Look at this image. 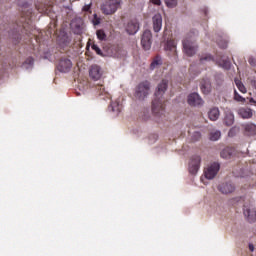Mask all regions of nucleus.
Instances as JSON below:
<instances>
[{"label":"nucleus","mask_w":256,"mask_h":256,"mask_svg":"<svg viewBox=\"0 0 256 256\" xmlns=\"http://www.w3.org/2000/svg\"><path fill=\"white\" fill-rule=\"evenodd\" d=\"M152 113L157 123H161L167 119V113L165 112V102L161 100V98H156L152 101Z\"/></svg>","instance_id":"f257e3e1"},{"label":"nucleus","mask_w":256,"mask_h":256,"mask_svg":"<svg viewBox=\"0 0 256 256\" xmlns=\"http://www.w3.org/2000/svg\"><path fill=\"white\" fill-rule=\"evenodd\" d=\"M151 91V83L149 81L140 82L134 91V99L137 101H145L149 97V92Z\"/></svg>","instance_id":"f03ea898"},{"label":"nucleus","mask_w":256,"mask_h":256,"mask_svg":"<svg viewBox=\"0 0 256 256\" xmlns=\"http://www.w3.org/2000/svg\"><path fill=\"white\" fill-rule=\"evenodd\" d=\"M183 45V51L187 57H193L194 55L197 54V51L199 50V45H197V42L193 40L191 37H186L182 41Z\"/></svg>","instance_id":"7ed1b4c3"},{"label":"nucleus","mask_w":256,"mask_h":256,"mask_svg":"<svg viewBox=\"0 0 256 256\" xmlns=\"http://www.w3.org/2000/svg\"><path fill=\"white\" fill-rule=\"evenodd\" d=\"M120 7L121 0H107L101 5V11L104 15H114Z\"/></svg>","instance_id":"20e7f679"},{"label":"nucleus","mask_w":256,"mask_h":256,"mask_svg":"<svg viewBox=\"0 0 256 256\" xmlns=\"http://www.w3.org/2000/svg\"><path fill=\"white\" fill-rule=\"evenodd\" d=\"M153 43V34L151 30H145L142 34L141 45L145 51H149L151 49V45Z\"/></svg>","instance_id":"39448f33"},{"label":"nucleus","mask_w":256,"mask_h":256,"mask_svg":"<svg viewBox=\"0 0 256 256\" xmlns=\"http://www.w3.org/2000/svg\"><path fill=\"white\" fill-rule=\"evenodd\" d=\"M201 167V156L195 155L192 156L189 163L188 171L191 175L198 173L199 168Z\"/></svg>","instance_id":"423d86ee"},{"label":"nucleus","mask_w":256,"mask_h":256,"mask_svg":"<svg viewBox=\"0 0 256 256\" xmlns=\"http://www.w3.org/2000/svg\"><path fill=\"white\" fill-rule=\"evenodd\" d=\"M219 169H221V166L217 162H214L210 166H208L207 169L204 171L206 179H215L217 173H219Z\"/></svg>","instance_id":"0eeeda50"},{"label":"nucleus","mask_w":256,"mask_h":256,"mask_svg":"<svg viewBox=\"0 0 256 256\" xmlns=\"http://www.w3.org/2000/svg\"><path fill=\"white\" fill-rule=\"evenodd\" d=\"M152 27L154 33H159L163 29V16L157 13L152 17Z\"/></svg>","instance_id":"6e6552de"},{"label":"nucleus","mask_w":256,"mask_h":256,"mask_svg":"<svg viewBox=\"0 0 256 256\" xmlns=\"http://www.w3.org/2000/svg\"><path fill=\"white\" fill-rule=\"evenodd\" d=\"M169 88V81L162 80L160 83H158L156 91H155V97L158 99H161L163 95L167 92V89Z\"/></svg>","instance_id":"1a4fd4ad"},{"label":"nucleus","mask_w":256,"mask_h":256,"mask_svg":"<svg viewBox=\"0 0 256 256\" xmlns=\"http://www.w3.org/2000/svg\"><path fill=\"white\" fill-rule=\"evenodd\" d=\"M71 67H73L71 60L63 58L60 60L57 69L60 73H69V71H71Z\"/></svg>","instance_id":"9d476101"},{"label":"nucleus","mask_w":256,"mask_h":256,"mask_svg":"<svg viewBox=\"0 0 256 256\" xmlns=\"http://www.w3.org/2000/svg\"><path fill=\"white\" fill-rule=\"evenodd\" d=\"M218 190L223 195H229L235 192V185L231 182H225L218 186Z\"/></svg>","instance_id":"9b49d317"},{"label":"nucleus","mask_w":256,"mask_h":256,"mask_svg":"<svg viewBox=\"0 0 256 256\" xmlns=\"http://www.w3.org/2000/svg\"><path fill=\"white\" fill-rule=\"evenodd\" d=\"M125 29L128 35H135L139 31V21L137 19L130 20Z\"/></svg>","instance_id":"f8f14e48"},{"label":"nucleus","mask_w":256,"mask_h":256,"mask_svg":"<svg viewBox=\"0 0 256 256\" xmlns=\"http://www.w3.org/2000/svg\"><path fill=\"white\" fill-rule=\"evenodd\" d=\"M89 75L94 81H99L103 77V70L100 66L92 65L89 70Z\"/></svg>","instance_id":"ddd939ff"},{"label":"nucleus","mask_w":256,"mask_h":256,"mask_svg":"<svg viewBox=\"0 0 256 256\" xmlns=\"http://www.w3.org/2000/svg\"><path fill=\"white\" fill-rule=\"evenodd\" d=\"M188 104H190L191 107H199L203 105V99H201L198 93H192L188 96Z\"/></svg>","instance_id":"4468645a"},{"label":"nucleus","mask_w":256,"mask_h":256,"mask_svg":"<svg viewBox=\"0 0 256 256\" xmlns=\"http://www.w3.org/2000/svg\"><path fill=\"white\" fill-rule=\"evenodd\" d=\"M244 215L249 221V223H255L256 221V211L255 208H249L248 206H244Z\"/></svg>","instance_id":"2eb2a0df"},{"label":"nucleus","mask_w":256,"mask_h":256,"mask_svg":"<svg viewBox=\"0 0 256 256\" xmlns=\"http://www.w3.org/2000/svg\"><path fill=\"white\" fill-rule=\"evenodd\" d=\"M220 156L222 157V159H231L232 157L235 156V148H232V147L224 148L221 151Z\"/></svg>","instance_id":"dca6fc26"},{"label":"nucleus","mask_w":256,"mask_h":256,"mask_svg":"<svg viewBox=\"0 0 256 256\" xmlns=\"http://www.w3.org/2000/svg\"><path fill=\"white\" fill-rule=\"evenodd\" d=\"M238 115H240L242 119H251L253 117V111L250 108H240Z\"/></svg>","instance_id":"f3484780"},{"label":"nucleus","mask_w":256,"mask_h":256,"mask_svg":"<svg viewBox=\"0 0 256 256\" xmlns=\"http://www.w3.org/2000/svg\"><path fill=\"white\" fill-rule=\"evenodd\" d=\"M233 123H235V115L233 114V112H231V111L225 112L224 124L227 127H231V125H233Z\"/></svg>","instance_id":"a211bd4d"},{"label":"nucleus","mask_w":256,"mask_h":256,"mask_svg":"<svg viewBox=\"0 0 256 256\" xmlns=\"http://www.w3.org/2000/svg\"><path fill=\"white\" fill-rule=\"evenodd\" d=\"M220 115H221V112L219 111V108H216V107L210 109V111L208 112V117L210 121H217Z\"/></svg>","instance_id":"6ab92c4d"},{"label":"nucleus","mask_w":256,"mask_h":256,"mask_svg":"<svg viewBox=\"0 0 256 256\" xmlns=\"http://www.w3.org/2000/svg\"><path fill=\"white\" fill-rule=\"evenodd\" d=\"M244 131L246 135H256V125L253 123H248L244 125Z\"/></svg>","instance_id":"aec40b11"},{"label":"nucleus","mask_w":256,"mask_h":256,"mask_svg":"<svg viewBox=\"0 0 256 256\" xmlns=\"http://www.w3.org/2000/svg\"><path fill=\"white\" fill-rule=\"evenodd\" d=\"M200 89L204 95H209L211 93V82L209 81H203L201 82Z\"/></svg>","instance_id":"412c9836"},{"label":"nucleus","mask_w":256,"mask_h":256,"mask_svg":"<svg viewBox=\"0 0 256 256\" xmlns=\"http://www.w3.org/2000/svg\"><path fill=\"white\" fill-rule=\"evenodd\" d=\"M161 65H163L161 57L156 56L150 64V69L153 71L154 69H157V67H161Z\"/></svg>","instance_id":"4be33fe9"},{"label":"nucleus","mask_w":256,"mask_h":256,"mask_svg":"<svg viewBox=\"0 0 256 256\" xmlns=\"http://www.w3.org/2000/svg\"><path fill=\"white\" fill-rule=\"evenodd\" d=\"M10 37L12 38V43H14V45H18V43L21 41V34H19L17 31L10 34Z\"/></svg>","instance_id":"5701e85b"},{"label":"nucleus","mask_w":256,"mask_h":256,"mask_svg":"<svg viewBox=\"0 0 256 256\" xmlns=\"http://www.w3.org/2000/svg\"><path fill=\"white\" fill-rule=\"evenodd\" d=\"M235 85L240 93H247V88H245V85L243 84V82H241V80L235 79Z\"/></svg>","instance_id":"b1692460"},{"label":"nucleus","mask_w":256,"mask_h":256,"mask_svg":"<svg viewBox=\"0 0 256 256\" xmlns=\"http://www.w3.org/2000/svg\"><path fill=\"white\" fill-rule=\"evenodd\" d=\"M109 110L112 111L113 113H121V106H119V102H113L109 106Z\"/></svg>","instance_id":"393cba45"},{"label":"nucleus","mask_w":256,"mask_h":256,"mask_svg":"<svg viewBox=\"0 0 256 256\" xmlns=\"http://www.w3.org/2000/svg\"><path fill=\"white\" fill-rule=\"evenodd\" d=\"M221 139V131H213L210 133V141H219Z\"/></svg>","instance_id":"a878e982"},{"label":"nucleus","mask_w":256,"mask_h":256,"mask_svg":"<svg viewBox=\"0 0 256 256\" xmlns=\"http://www.w3.org/2000/svg\"><path fill=\"white\" fill-rule=\"evenodd\" d=\"M96 35L100 41H105V39H107V34H105L104 30H97Z\"/></svg>","instance_id":"bb28decb"},{"label":"nucleus","mask_w":256,"mask_h":256,"mask_svg":"<svg viewBox=\"0 0 256 256\" xmlns=\"http://www.w3.org/2000/svg\"><path fill=\"white\" fill-rule=\"evenodd\" d=\"M234 101H237L238 103H245V98L241 95H239L238 91H234Z\"/></svg>","instance_id":"cd10ccee"},{"label":"nucleus","mask_w":256,"mask_h":256,"mask_svg":"<svg viewBox=\"0 0 256 256\" xmlns=\"http://www.w3.org/2000/svg\"><path fill=\"white\" fill-rule=\"evenodd\" d=\"M220 65L221 67H223V69H226V70L231 69V61H229V59L222 60L220 62Z\"/></svg>","instance_id":"c85d7f7f"},{"label":"nucleus","mask_w":256,"mask_h":256,"mask_svg":"<svg viewBox=\"0 0 256 256\" xmlns=\"http://www.w3.org/2000/svg\"><path fill=\"white\" fill-rule=\"evenodd\" d=\"M165 5H167L170 9L173 7H177V0H164Z\"/></svg>","instance_id":"c756f323"},{"label":"nucleus","mask_w":256,"mask_h":256,"mask_svg":"<svg viewBox=\"0 0 256 256\" xmlns=\"http://www.w3.org/2000/svg\"><path fill=\"white\" fill-rule=\"evenodd\" d=\"M205 61H213V56H211V54H206L205 56L200 57V63H205Z\"/></svg>","instance_id":"7c9ffc66"},{"label":"nucleus","mask_w":256,"mask_h":256,"mask_svg":"<svg viewBox=\"0 0 256 256\" xmlns=\"http://www.w3.org/2000/svg\"><path fill=\"white\" fill-rule=\"evenodd\" d=\"M167 47H170V51H172L174 55H177V46L175 45V42H168Z\"/></svg>","instance_id":"2f4dec72"},{"label":"nucleus","mask_w":256,"mask_h":256,"mask_svg":"<svg viewBox=\"0 0 256 256\" xmlns=\"http://www.w3.org/2000/svg\"><path fill=\"white\" fill-rule=\"evenodd\" d=\"M142 119L143 121H149V119H151V114L149 113L148 109L143 111Z\"/></svg>","instance_id":"473e14b6"},{"label":"nucleus","mask_w":256,"mask_h":256,"mask_svg":"<svg viewBox=\"0 0 256 256\" xmlns=\"http://www.w3.org/2000/svg\"><path fill=\"white\" fill-rule=\"evenodd\" d=\"M157 139H159V137L157 136V134H152L148 137V141L150 145H153V143H155L157 141Z\"/></svg>","instance_id":"72a5a7b5"},{"label":"nucleus","mask_w":256,"mask_h":256,"mask_svg":"<svg viewBox=\"0 0 256 256\" xmlns=\"http://www.w3.org/2000/svg\"><path fill=\"white\" fill-rule=\"evenodd\" d=\"M201 139V132H194L192 135V141H199Z\"/></svg>","instance_id":"f704fd0d"},{"label":"nucleus","mask_w":256,"mask_h":256,"mask_svg":"<svg viewBox=\"0 0 256 256\" xmlns=\"http://www.w3.org/2000/svg\"><path fill=\"white\" fill-rule=\"evenodd\" d=\"M101 24V19L97 17V14H94V19H93V25L97 26Z\"/></svg>","instance_id":"c9c22d12"},{"label":"nucleus","mask_w":256,"mask_h":256,"mask_svg":"<svg viewBox=\"0 0 256 256\" xmlns=\"http://www.w3.org/2000/svg\"><path fill=\"white\" fill-rule=\"evenodd\" d=\"M92 49H93V51H95L97 53V55H101L102 54L101 48H99V46L97 44H93L92 45Z\"/></svg>","instance_id":"e433bc0d"},{"label":"nucleus","mask_w":256,"mask_h":256,"mask_svg":"<svg viewBox=\"0 0 256 256\" xmlns=\"http://www.w3.org/2000/svg\"><path fill=\"white\" fill-rule=\"evenodd\" d=\"M248 63H249V65H251V67H256V59L255 58L250 57L248 59Z\"/></svg>","instance_id":"4c0bfd02"},{"label":"nucleus","mask_w":256,"mask_h":256,"mask_svg":"<svg viewBox=\"0 0 256 256\" xmlns=\"http://www.w3.org/2000/svg\"><path fill=\"white\" fill-rule=\"evenodd\" d=\"M150 3H153V5H161V0H150Z\"/></svg>","instance_id":"58836bf2"},{"label":"nucleus","mask_w":256,"mask_h":256,"mask_svg":"<svg viewBox=\"0 0 256 256\" xmlns=\"http://www.w3.org/2000/svg\"><path fill=\"white\" fill-rule=\"evenodd\" d=\"M91 10V4H86L84 7H83V11H90Z\"/></svg>","instance_id":"ea45409f"},{"label":"nucleus","mask_w":256,"mask_h":256,"mask_svg":"<svg viewBox=\"0 0 256 256\" xmlns=\"http://www.w3.org/2000/svg\"><path fill=\"white\" fill-rule=\"evenodd\" d=\"M249 249L251 252L255 251V246L253 244H249Z\"/></svg>","instance_id":"a19ab883"},{"label":"nucleus","mask_w":256,"mask_h":256,"mask_svg":"<svg viewBox=\"0 0 256 256\" xmlns=\"http://www.w3.org/2000/svg\"><path fill=\"white\" fill-rule=\"evenodd\" d=\"M26 63H29V65H33V58H29Z\"/></svg>","instance_id":"79ce46f5"},{"label":"nucleus","mask_w":256,"mask_h":256,"mask_svg":"<svg viewBox=\"0 0 256 256\" xmlns=\"http://www.w3.org/2000/svg\"><path fill=\"white\" fill-rule=\"evenodd\" d=\"M250 103H254V105H256V101H255V99L250 98Z\"/></svg>","instance_id":"37998d69"},{"label":"nucleus","mask_w":256,"mask_h":256,"mask_svg":"<svg viewBox=\"0 0 256 256\" xmlns=\"http://www.w3.org/2000/svg\"><path fill=\"white\" fill-rule=\"evenodd\" d=\"M233 131H235V128L230 129L229 135H233Z\"/></svg>","instance_id":"c03bdc74"},{"label":"nucleus","mask_w":256,"mask_h":256,"mask_svg":"<svg viewBox=\"0 0 256 256\" xmlns=\"http://www.w3.org/2000/svg\"><path fill=\"white\" fill-rule=\"evenodd\" d=\"M251 84L254 85L255 89H256V81L255 80H252L251 81Z\"/></svg>","instance_id":"a18cd8bd"},{"label":"nucleus","mask_w":256,"mask_h":256,"mask_svg":"<svg viewBox=\"0 0 256 256\" xmlns=\"http://www.w3.org/2000/svg\"><path fill=\"white\" fill-rule=\"evenodd\" d=\"M221 47H222L223 49H226L227 43H224Z\"/></svg>","instance_id":"49530a36"}]
</instances>
